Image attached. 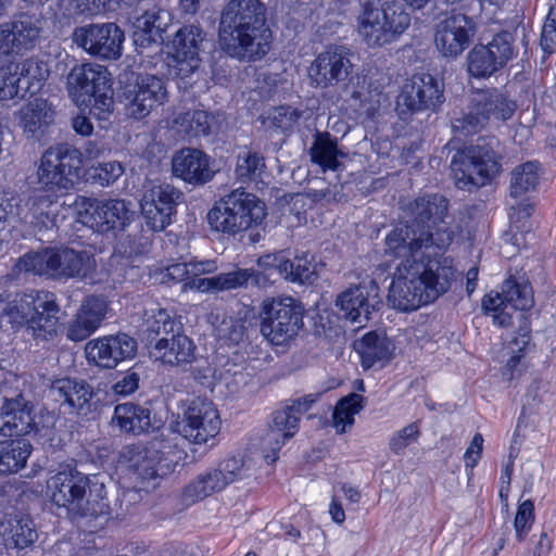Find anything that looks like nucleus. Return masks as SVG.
<instances>
[{
	"label": "nucleus",
	"instance_id": "obj_13",
	"mask_svg": "<svg viewBox=\"0 0 556 556\" xmlns=\"http://www.w3.org/2000/svg\"><path fill=\"white\" fill-rule=\"evenodd\" d=\"M73 42L91 56L101 60H117L122 55L124 30L115 23H91L76 27Z\"/></svg>",
	"mask_w": 556,
	"mask_h": 556
},
{
	"label": "nucleus",
	"instance_id": "obj_21",
	"mask_svg": "<svg viewBox=\"0 0 556 556\" xmlns=\"http://www.w3.org/2000/svg\"><path fill=\"white\" fill-rule=\"evenodd\" d=\"M351 51L344 46H329L308 68L316 87L328 88L344 81L352 71Z\"/></svg>",
	"mask_w": 556,
	"mask_h": 556
},
{
	"label": "nucleus",
	"instance_id": "obj_45",
	"mask_svg": "<svg viewBox=\"0 0 556 556\" xmlns=\"http://www.w3.org/2000/svg\"><path fill=\"white\" fill-rule=\"evenodd\" d=\"M502 293L508 306L515 311H526L534 304L531 286L528 282H518L513 277L504 281Z\"/></svg>",
	"mask_w": 556,
	"mask_h": 556
},
{
	"label": "nucleus",
	"instance_id": "obj_4",
	"mask_svg": "<svg viewBox=\"0 0 556 556\" xmlns=\"http://www.w3.org/2000/svg\"><path fill=\"white\" fill-rule=\"evenodd\" d=\"M96 266L93 256L85 250L71 248H47L30 252L17 260L13 274L33 273L47 278L62 280L85 278Z\"/></svg>",
	"mask_w": 556,
	"mask_h": 556
},
{
	"label": "nucleus",
	"instance_id": "obj_22",
	"mask_svg": "<svg viewBox=\"0 0 556 556\" xmlns=\"http://www.w3.org/2000/svg\"><path fill=\"white\" fill-rule=\"evenodd\" d=\"M473 35L472 18L464 13H452L437 25L434 43L443 56L455 59L469 47Z\"/></svg>",
	"mask_w": 556,
	"mask_h": 556
},
{
	"label": "nucleus",
	"instance_id": "obj_8",
	"mask_svg": "<svg viewBox=\"0 0 556 556\" xmlns=\"http://www.w3.org/2000/svg\"><path fill=\"white\" fill-rule=\"evenodd\" d=\"M66 89L77 106H89L99 119H108L113 108L110 73L96 63L74 66L66 77Z\"/></svg>",
	"mask_w": 556,
	"mask_h": 556
},
{
	"label": "nucleus",
	"instance_id": "obj_46",
	"mask_svg": "<svg viewBox=\"0 0 556 556\" xmlns=\"http://www.w3.org/2000/svg\"><path fill=\"white\" fill-rule=\"evenodd\" d=\"M278 271L286 280L301 285L311 283L316 276L315 266L306 257H283L278 263Z\"/></svg>",
	"mask_w": 556,
	"mask_h": 556
},
{
	"label": "nucleus",
	"instance_id": "obj_1",
	"mask_svg": "<svg viewBox=\"0 0 556 556\" xmlns=\"http://www.w3.org/2000/svg\"><path fill=\"white\" fill-rule=\"evenodd\" d=\"M405 222L386 238V254L403 257L396 266L389 289L392 307L408 312L434 302L457 279L453 260L444 254L454 232L445 218L448 200L440 194H425L409 202Z\"/></svg>",
	"mask_w": 556,
	"mask_h": 556
},
{
	"label": "nucleus",
	"instance_id": "obj_63",
	"mask_svg": "<svg viewBox=\"0 0 556 556\" xmlns=\"http://www.w3.org/2000/svg\"><path fill=\"white\" fill-rule=\"evenodd\" d=\"M110 0H71V5L78 14L97 15L105 10Z\"/></svg>",
	"mask_w": 556,
	"mask_h": 556
},
{
	"label": "nucleus",
	"instance_id": "obj_33",
	"mask_svg": "<svg viewBox=\"0 0 556 556\" xmlns=\"http://www.w3.org/2000/svg\"><path fill=\"white\" fill-rule=\"evenodd\" d=\"M356 350L361 354L363 368L367 370L388 364L393 356L394 344L383 334L368 332L356 343Z\"/></svg>",
	"mask_w": 556,
	"mask_h": 556
},
{
	"label": "nucleus",
	"instance_id": "obj_40",
	"mask_svg": "<svg viewBox=\"0 0 556 556\" xmlns=\"http://www.w3.org/2000/svg\"><path fill=\"white\" fill-rule=\"evenodd\" d=\"M266 168L263 154L253 149H243L237 155L236 179L242 184L257 182L262 180Z\"/></svg>",
	"mask_w": 556,
	"mask_h": 556
},
{
	"label": "nucleus",
	"instance_id": "obj_58",
	"mask_svg": "<svg viewBox=\"0 0 556 556\" xmlns=\"http://www.w3.org/2000/svg\"><path fill=\"white\" fill-rule=\"evenodd\" d=\"M216 468L223 475L227 485L247 477L248 471L243 458L236 456L219 462Z\"/></svg>",
	"mask_w": 556,
	"mask_h": 556
},
{
	"label": "nucleus",
	"instance_id": "obj_6",
	"mask_svg": "<svg viewBox=\"0 0 556 556\" xmlns=\"http://www.w3.org/2000/svg\"><path fill=\"white\" fill-rule=\"evenodd\" d=\"M266 214V205L261 199L237 188L214 204L206 219L212 230L233 237L262 224Z\"/></svg>",
	"mask_w": 556,
	"mask_h": 556
},
{
	"label": "nucleus",
	"instance_id": "obj_49",
	"mask_svg": "<svg viewBox=\"0 0 556 556\" xmlns=\"http://www.w3.org/2000/svg\"><path fill=\"white\" fill-rule=\"evenodd\" d=\"M483 48L501 70L514 55L513 35L508 31H502L495 35L488 45H483Z\"/></svg>",
	"mask_w": 556,
	"mask_h": 556
},
{
	"label": "nucleus",
	"instance_id": "obj_27",
	"mask_svg": "<svg viewBox=\"0 0 556 556\" xmlns=\"http://www.w3.org/2000/svg\"><path fill=\"white\" fill-rule=\"evenodd\" d=\"M111 426L122 433L139 435L159 429L151 409L134 402L117 404L111 419Z\"/></svg>",
	"mask_w": 556,
	"mask_h": 556
},
{
	"label": "nucleus",
	"instance_id": "obj_60",
	"mask_svg": "<svg viewBox=\"0 0 556 556\" xmlns=\"http://www.w3.org/2000/svg\"><path fill=\"white\" fill-rule=\"evenodd\" d=\"M541 47L552 53L556 47V4L549 9L541 35Z\"/></svg>",
	"mask_w": 556,
	"mask_h": 556
},
{
	"label": "nucleus",
	"instance_id": "obj_19",
	"mask_svg": "<svg viewBox=\"0 0 556 556\" xmlns=\"http://www.w3.org/2000/svg\"><path fill=\"white\" fill-rule=\"evenodd\" d=\"M204 40L205 33L194 24L185 25L176 31L172 40L170 66L177 76L187 78L200 67Z\"/></svg>",
	"mask_w": 556,
	"mask_h": 556
},
{
	"label": "nucleus",
	"instance_id": "obj_5",
	"mask_svg": "<svg viewBox=\"0 0 556 556\" xmlns=\"http://www.w3.org/2000/svg\"><path fill=\"white\" fill-rule=\"evenodd\" d=\"M498 148L495 137H479L476 143L457 151L451 162L456 187L470 191L489 184L501 170Z\"/></svg>",
	"mask_w": 556,
	"mask_h": 556
},
{
	"label": "nucleus",
	"instance_id": "obj_47",
	"mask_svg": "<svg viewBox=\"0 0 556 556\" xmlns=\"http://www.w3.org/2000/svg\"><path fill=\"white\" fill-rule=\"evenodd\" d=\"M38 538L33 520L29 518L13 519L5 529V544L14 548H26Z\"/></svg>",
	"mask_w": 556,
	"mask_h": 556
},
{
	"label": "nucleus",
	"instance_id": "obj_35",
	"mask_svg": "<svg viewBox=\"0 0 556 556\" xmlns=\"http://www.w3.org/2000/svg\"><path fill=\"white\" fill-rule=\"evenodd\" d=\"M119 463L125 464L142 481L155 480L159 477L161 460L150 455L143 445L130 444L119 452Z\"/></svg>",
	"mask_w": 556,
	"mask_h": 556
},
{
	"label": "nucleus",
	"instance_id": "obj_61",
	"mask_svg": "<svg viewBox=\"0 0 556 556\" xmlns=\"http://www.w3.org/2000/svg\"><path fill=\"white\" fill-rule=\"evenodd\" d=\"M301 117V112L292 106H280L275 111L273 124L282 131L291 129Z\"/></svg>",
	"mask_w": 556,
	"mask_h": 556
},
{
	"label": "nucleus",
	"instance_id": "obj_59",
	"mask_svg": "<svg viewBox=\"0 0 556 556\" xmlns=\"http://www.w3.org/2000/svg\"><path fill=\"white\" fill-rule=\"evenodd\" d=\"M140 374L131 368L124 372L112 386V391L118 396H128L139 389Z\"/></svg>",
	"mask_w": 556,
	"mask_h": 556
},
{
	"label": "nucleus",
	"instance_id": "obj_53",
	"mask_svg": "<svg viewBox=\"0 0 556 556\" xmlns=\"http://www.w3.org/2000/svg\"><path fill=\"white\" fill-rule=\"evenodd\" d=\"M508 304L503 298V293L488 294L482 300V308L485 313H493L494 323L502 327L509 326L511 324V315L506 312Z\"/></svg>",
	"mask_w": 556,
	"mask_h": 556
},
{
	"label": "nucleus",
	"instance_id": "obj_43",
	"mask_svg": "<svg viewBox=\"0 0 556 556\" xmlns=\"http://www.w3.org/2000/svg\"><path fill=\"white\" fill-rule=\"evenodd\" d=\"M173 126L186 137L207 136L211 128L210 116L202 110L182 112L174 117Z\"/></svg>",
	"mask_w": 556,
	"mask_h": 556
},
{
	"label": "nucleus",
	"instance_id": "obj_3",
	"mask_svg": "<svg viewBox=\"0 0 556 556\" xmlns=\"http://www.w3.org/2000/svg\"><path fill=\"white\" fill-rule=\"evenodd\" d=\"M47 496L74 519L109 514L104 484L92 482L70 465L47 480Z\"/></svg>",
	"mask_w": 556,
	"mask_h": 556
},
{
	"label": "nucleus",
	"instance_id": "obj_31",
	"mask_svg": "<svg viewBox=\"0 0 556 556\" xmlns=\"http://www.w3.org/2000/svg\"><path fill=\"white\" fill-rule=\"evenodd\" d=\"M252 279L256 285L261 283V274L254 269H237L229 273L219 274L211 278H201L192 276L185 282L186 289L198 290L201 292L213 290H230L245 287Z\"/></svg>",
	"mask_w": 556,
	"mask_h": 556
},
{
	"label": "nucleus",
	"instance_id": "obj_14",
	"mask_svg": "<svg viewBox=\"0 0 556 556\" xmlns=\"http://www.w3.org/2000/svg\"><path fill=\"white\" fill-rule=\"evenodd\" d=\"M334 305L341 318L362 328L382 305L379 287L374 279L363 280L338 294Z\"/></svg>",
	"mask_w": 556,
	"mask_h": 556
},
{
	"label": "nucleus",
	"instance_id": "obj_39",
	"mask_svg": "<svg viewBox=\"0 0 556 556\" xmlns=\"http://www.w3.org/2000/svg\"><path fill=\"white\" fill-rule=\"evenodd\" d=\"M179 326L169 316L164 308H151L144 312L141 325V333L146 340L147 346L153 348L155 341L162 337L174 333Z\"/></svg>",
	"mask_w": 556,
	"mask_h": 556
},
{
	"label": "nucleus",
	"instance_id": "obj_24",
	"mask_svg": "<svg viewBox=\"0 0 556 556\" xmlns=\"http://www.w3.org/2000/svg\"><path fill=\"white\" fill-rule=\"evenodd\" d=\"M106 313L108 303L103 298L97 295L85 298L67 324L66 338L73 342L86 340L101 326Z\"/></svg>",
	"mask_w": 556,
	"mask_h": 556
},
{
	"label": "nucleus",
	"instance_id": "obj_29",
	"mask_svg": "<svg viewBox=\"0 0 556 556\" xmlns=\"http://www.w3.org/2000/svg\"><path fill=\"white\" fill-rule=\"evenodd\" d=\"M89 206L93 210V220L102 232L124 230L135 216V211L131 210L130 203L125 200H96Z\"/></svg>",
	"mask_w": 556,
	"mask_h": 556
},
{
	"label": "nucleus",
	"instance_id": "obj_17",
	"mask_svg": "<svg viewBox=\"0 0 556 556\" xmlns=\"http://www.w3.org/2000/svg\"><path fill=\"white\" fill-rule=\"evenodd\" d=\"M41 26L34 15L23 12L0 24V59L23 54L36 47Z\"/></svg>",
	"mask_w": 556,
	"mask_h": 556
},
{
	"label": "nucleus",
	"instance_id": "obj_34",
	"mask_svg": "<svg viewBox=\"0 0 556 556\" xmlns=\"http://www.w3.org/2000/svg\"><path fill=\"white\" fill-rule=\"evenodd\" d=\"M227 486L223 475L217 468H212L198 475L190 481L181 492V502L187 505H193L206 497L222 492Z\"/></svg>",
	"mask_w": 556,
	"mask_h": 556
},
{
	"label": "nucleus",
	"instance_id": "obj_25",
	"mask_svg": "<svg viewBox=\"0 0 556 556\" xmlns=\"http://www.w3.org/2000/svg\"><path fill=\"white\" fill-rule=\"evenodd\" d=\"M50 392L56 401L67 404L79 416L87 417L97 410V405L92 401L93 388L84 379H56L52 382Z\"/></svg>",
	"mask_w": 556,
	"mask_h": 556
},
{
	"label": "nucleus",
	"instance_id": "obj_57",
	"mask_svg": "<svg viewBox=\"0 0 556 556\" xmlns=\"http://www.w3.org/2000/svg\"><path fill=\"white\" fill-rule=\"evenodd\" d=\"M300 419L299 414L294 413L288 405L273 414L269 428L275 431L279 429V432H291L293 437L298 431Z\"/></svg>",
	"mask_w": 556,
	"mask_h": 556
},
{
	"label": "nucleus",
	"instance_id": "obj_56",
	"mask_svg": "<svg viewBox=\"0 0 556 556\" xmlns=\"http://www.w3.org/2000/svg\"><path fill=\"white\" fill-rule=\"evenodd\" d=\"M534 521V504L531 500L522 502L518 506V510L514 520L516 539L522 542L530 531Z\"/></svg>",
	"mask_w": 556,
	"mask_h": 556
},
{
	"label": "nucleus",
	"instance_id": "obj_50",
	"mask_svg": "<svg viewBox=\"0 0 556 556\" xmlns=\"http://www.w3.org/2000/svg\"><path fill=\"white\" fill-rule=\"evenodd\" d=\"M176 439L177 437L169 429H164L159 431L143 447L149 451L150 455L162 460L175 453Z\"/></svg>",
	"mask_w": 556,
	"mask_h": 556
},
{
	"label": "nucleus",
	"instance_id": "obj_38",
	"mask_svg": "<svg viewBox=\"0 0 556 556\" xmlns=\"http://www.w3.org/2000/svg\"><path fill=\"white\" fill-rule=\"evenodd\" d=\"M33 446L26 439L0 441V473H16L26 466Z\"/></svg>",
	"mask_w": 556,
	"mask_h": 556
},
{
	"label": "nucleus",
	"instance_id": "obj_15",
	"mask_svg": "<svg viewBox=\"0 0 556 556\" xmlns=\"http://www.w3.org/2000/svg\"><path fill=\"white\" fill-rule=\"evenodd\" d=\"M178 432L194 444L206 443L220 429L218 410L211 401L192 399L177 424Z\"/></svg>",
	"mask_w": 556,
	"mask_h": 556
},
{
	"label": "nucleus",
	"instance_id": "obj_37",
	"mask_svg": "<svg viewBox=\"0 0 556 556\" xmlns=\"http://www.w3.org/2000/svg\"><path fill=\"white\" fill-rule=\"evenodd\" d=\"M311 161L319 165L324 172L337 170L341 166L339 156L343 153L338 149V141L327 131H316L308 150Z\"/></svg>",
	"mask_w": 556,
	"mask_h": 556
},
{
	"label": "nucleus",
	"instance_id": "obj_26",
	"mask_svg": "<svg viewBox=\"0 0 556 556\" xmlns=\"http://www.w3.org/2000/svg\"><path fill=\"white\" fill-rule=\"evenodd\" d=\"M172 170L174 176L193 186L204 185L214 176L208 156L193 148H184L174 154Z\"/></svg>",
	"mask_w": 556,
	"mask_h": 556
},
{
	"label": "nucleus",
	"instance_id": "obj_7",
	"mask_svg": "<svg viewBox=\"0 0 556 556\" xmlns=\"http://www.w3.org/2000/svg\"><path fill=\"white\" fill-rule=\"evenodd\" d=\"M409 25V14L395 1L367 0L357 16V33L370 48L395 41Z\"/></svg>",
	"mask_w": 556,
	"mask_h": 556
},
{
	"label": "nucleus",
	"instance_id": "obj_2",
	"mask_svg": "<svg viewBox=\"0 0 556 556\" xmlns=\"http://www.w3.org/2000/svg\"><path fill=\"white\" fill-rule=\"evenodd\" d=\"M267 8L261 0H230L220 13L222 49L240 61L262 59L269 50Z\"/></svg>",
	"mask_w": 556,
	"mask_h": 556
},
{
	"label": "nucleus",
	"instance_id": "obj_32",
	"mask_svg": "<svg viewBox=\"0 0 556 556\" xmlns=\"http://www.w3.org/2000/svg\"><path fill=\"white\" fill-rule=\"evenodd\" d=\"M151 353L165 364L180 365L191 363L194 358V345L192 341L179 328L167 337L155 341Z\"/></svg>",
	"mask_w": 556,
	"mask_h": 556
},
{
	"label": "nucleus",
	"instance_id": "obj_41",
	"mask_svg": "<svg viewBox=\"0 0 556 556\" xmlns=\"http://www.w3.org/2000/svg\"><path fill=\"white\" fill-rule=\"evenodd\" d=\"M540 181V164L535 161H528L519 164L510 172L509 194L519 198L534 191Z\"/></svg>",
	"mask_w": 556,
	"mask_h": 556
},
{
	"label": "nucleus",
	"instance_id": "obj_62",
	"mask_svg": "<svg viewBox=\"0 0 556 556\" xmlns=\"http://www.w3.org/2000/svg\"><path fill=\"white\" fill-rule=\"evenodd\" d=\"M96 172L99 182L102 186H109L123 175L124 167L119 162L113 161L100 164Z\"/></svg>",
	"mask_w": 556,
	"mask_h": 556
},
{
	"label": "nucleus",
	"instance_id": "obj_42",
	"mask_svg": "<svg viewBox=\"0 0 556 556\" xmlns=\"http://www.w3.org/2000/svg\"><path fill=\"white\" fill-rule=\"evenodd\" d=\"M39 291L16 294L8 302L3 308V316L8 317L9 323L14 327L27 325L29 327L31 314L36 311V302Z\"/></svg>",
	"mask_w": 556,
	"mask_h": 556
},
{
	"label": "nucleus",
	"instance_id": "obj_44",
	"mask_svg": "<svg viewBox=\"0 0 556 556\" xmlns=\"http://www.w3.org/2000/svg\"><path fill=\"white\" fill-rule=\"evenodd\" d=\"M364 402L365 399L362 395L351 393L337 403L332 414V424L338 433H344L346 427L354 424V416L364 408Z\"/></svg>",
	"mask_w": 556,
	"mask_h": 556
},
{
	"label": "nucleus",
	"instance_id": "obj_52",
	"mask_svg": "<svg viewBox=\"0 0 556 556\" xmlns=\"http://www.w3.org/2000/svg\"><path fill=\"white\" fill-rule=\"evenodd\" d=\"M22 78L18 76L14 63L0 68V100L7 101L20 96Z\"/></svg>",
	"mask_w": 556,
	"mask_h": 556
},
{
	"label": "nucleus",
	"instance_id": "obj_55",
	"mask_svg": "<svg viewBox=\"0 0 556 556\" xmlns=\"http://www.w3.org/2000/svg\"><path fill=\"white\" fill-rule=\"evenodd\" d=\"M292 438L291 432H279L278 430H273L268 428L264 437L262 438V447L264 453V458L267 463L271 464L278 459V452L285 444L286 440Z\"/></svg>",
	"mask_w": 556,
	"mask_h": 556
},
{
	"label": "nucleus",
	"instance_id": "obj_9",
	"mask_svg": "<svg viewBox=\"0 0 556 556\" xmlns=\"http://www.w3.org/2000/svg\"><path fill=\"white\" fill-rule=\"evenodd\" d=\"M516 103L495 89L472 91L466 110L452 118V128L456 136H469L482 130L494 117L509 119L516 111Z\"/></svg>",
	"mask_w": 556,
	"mask_h": 556
},
{
	"label": "nucleus",
	"instance_id": "obj_30",
	"mask_svg": "<svg viewBox=\"0 0 556 556\" xmlns=\"http://www.w3.org/2000/svg\"><path fill=\"white\" fill-rule=\"evenodd\" d=\"M36 298V311L31 314L28 329L36 338L49 340L55 334L59 323L56 298L49 291H39Z\"/></svg>",
	"mask_w": 556,
	"mask_h": 556
},
{
	"label": "nucleus",
	"instance_id": "obj_16",
	"mask_svg": "<svg viewBox=\"0 0 556 556\" xmlns=\"http://www.w3.org/2000/svg\"><path fill=\"white\" fill-rule=\"evenodd\" d=\"M123 98L126 114L135 119H142L165 103L167 89L162 78L142 75L135 85L124 88Z\"/></svg>",
	"mask_w": 556,
	"mask_h": 556
},
{
	"label": "nucleus",
	"instance_id": "obj_54",
	"mask_svg": "<svg viewBox=\"0 0 556 556\" xmlns=\"http://www.w3.org/2000/svg\"><path fill=\"white\" fill-rule=\"evenodd\" d=\"M419 437L420 429L418 422H412L391 437L389 447L395 455H403L405 448L416 443Z\"/></svg>",
	"mask_w": 556,
	"mask_h": 556
},
{
	"label": "nucleus",
	"instance_id": "obj_36",
	"mask_svg": "<svg viewBox=\"0 0 556 556\" xmlns=\"http://www.w3.org/2000/svg\"><path fill=\"white\" fill-rule=\"evenodd\" d=\"M54 116L52 105L46 99L36 98L21 110V125L25 132L38 137L53 123Z\"/></svg>",
	"mask_w": 556,
	"mask_h": 556
},
{
	"label": "nucleus",
	"instance_id": "obj_64",
	"mask_svg": "<svg viewBox=\"0 0 556 556\" xmlns=\"http://www.w3.org/2000/svg\"><path fill=\"white\" fill-rule=\"evenodd\" d=\"M483 437L481 433H476L472 441L464 454L466 468L472 469L479 463L483 451Z\"/></svg>",
	"mask_w": 556,
	"mask_h": 556
},
{
	"label": "nucleus",
	"instance_id": "obj_20",
	"mask_svg": "<svg viewBox=\"0 0 556 556\" xmlns=\"http://www.w3.org/2000/svg\"><path fill=\"white\" fill-rule=\"evenodd\" d=\"M170 12L159 5L147 9L137 20L132 38L137 51L147 56L163 51L164 34L170 26Z\"/></svg>",
	"mask_w": 556,
	"mask_h": 556
},
{
	"label": "nucleus",
	"instance_id": "obj_18",
	"mask_svg": "<svg viewBox=\"0 0 556 556\" xmlns=\"http://www.w3.org/2000/svg\"><path fill=\"white\" fill-rule=\"evenodd\" d=\"M181 198L182 192L166 182L153 185L144 191L141 212L152 230L162 231L170 225Z\"/></svg>",
	"mask_w": 556,
	"mask_h": 556
},
{
	"label": "nucleus",
	"instance_id": "obj_11",
	"mask_svg": "<svg viewBox=\"0 0 556 556\" xmlns=\"http://www.w3.org/2000/svg\"><path fill=\"white\" fill-rule=\"evenodd\" d=\"M81 164V153L78 149L70 143L54 144L40 157L37 182L50 191L70 190L79 176Z\"/></svg>",
	"mask_w": 556,
	"mask_h": 556
},
{
	"label": "nucleus",
	"instance_id": "obj_10",
	"mask_svg": "<svg viewBox=\"0 0 556 556\" xmlns=\"http://www.w3.org/2000/svg\"><path fill=\"white\" fill-rule=\"evenodd\" d=\"M304 306L292 296L266 298L260 312V332L271 344L293 340L303 327Z\"/></svg>",
	"mask_w": 556,
	"mask_h": 556
},
{
	"label": "nucleus",
	"instance_id": "obj_48",
	"mask_svg": "<svg viewBox=\"0 0 556 556\" xmlns=\"http://www.w3.org/2000/svg\"><path fill=\"white\" fill-rule=\"evenodd\" d=\"M468 72L477 78L492 76L500 67L492 61V58L484 50L483 45L476 46L467 55Z\"/></svg>",
	"mask_w": 556,
	"mask_h": 556
},
{
	"label": "nucleus",
	"instance_id": "obj_23",
	"mask_svg": "<svg viewBox=\"0 0 556 556\" xmlns=\"http://www.w3.org/2000/svg\"><path fill=\"white\" fill-rule=\"evenodd\" d=\"M86 353L98 365L104 368H114L118 363L135 357L137 341L126 333L106 336L89 341L86 345Z\"/></svg>",
	"mask_w": 556,
	"mask_h": 556
},
{
	"label": "nucleus",
	"instance_id": "obj_51",
	"mask_svg": "<svg viewBox=\"0 0 556 556\" xmlns=\"http://www.w3.org/2000/svg\"><path fill=\"white\" fill-rule=\"evenodd\" d=\"M14 67L22 78V86L25 90L29 89L31 85L40 84L48 76V70L43 66V64L39 63L34 59H26L21 63H14Z\"/></svg>",
	"mask_w": 556,
	"mask_h": 556
},
{
	"label": "nucleus",
	"instance_id": "obj_12",
	"mask_svg": "<svg viewBox=\"0 0 556 556\" xmlns=\"http://www.w3.org/2000/svg\"><path fill=\"white\" fill-rule=\"evenodd\" d=\"M444 102L443 87L428 73L416 74L402 87L395 110L406 121L421 111H437Z\"/></svg>",
	"mask_w": 556,
	"mask_h": 556
},
{
	"label": "nucleus",
	"instance_id": "obj_28",
	"mask_svg": "<svg viewBox=\"0 0 556 556\" xmlns=\"http://www.w3.org/2000/svg\"><path fill=\"white\" fill-rule=\"evenodd\" d=\"M33 406L22 394L14 397H4L1 406V416L4 418L0 432L5 437H23L35 429Z\"/></svg>",
	"mask_w": 556,
	"mask_h": 556
}]
</instances>
